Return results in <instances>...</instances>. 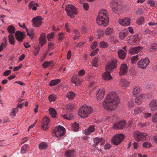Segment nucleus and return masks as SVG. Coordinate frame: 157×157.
I'll list each match as a JSON object with an SVG mask.
<instances>
[{
	"mask_svg": "<svg viewBox=\"0 0 157 157\" xmlns=\"http://www.w3.org/2000/svg\"><path fill=\"white\" fill-rule=\"evenodd\" d=\"M144 98V94H142L141 95L139 96L135 99V103L138 105H140Z\"/></svg>",
	"mask_w": 157,
	"mask_h": 157,
	"instance_id": "b1692460",
	"label": "nucleus"
},
{
	"mask_svg": "<svg viewBox=\"0 0 157 157\" xmlns=\"http://www.w3.org/2000/svg\"><path fill=\"white\" fill-rule=\"evenodd\" d=\"M71 82L76 86L79 85L81 82L79 76L78 75H74L72 78Z\"/></svg>",
	"mask_w": 157,
	"mask_h": 157,
	"instance_id": "aec40b11",
	"label": "nucleus"
},
{
	"mask_svg": "<svg viewBox=\"0 0 157 157\" xmlns=\"http://www.w3.org/2000/svg\"><path fill=\"white\" fill-rule=\"evenodd\" d=\"M144 108L143 107H138L134 110V113L135 114H137L143 112Z\"/></svg>",
	"mask_w": 157,
	"mask_h": 157,
	"instance_id": "473e14b6",
	"label": "nucleus"
},
{
	"mask_svg": "<svg viewBox=\"0 0 157 157\" xmlns=\"http://www.w3.org/2000/svg\"><path fill=\"white\" fill-rule=\"evenodd\" d=\"M142 48V47L139 46L132 47L129 50V53L133 55L139 52Z\"/></svg>",
	"mask_w": 157,
	"mask_h": 157,
	"instance_id": "6ab92c4d",
	"label": "nucleus"
},
{
	"mask_svg": "<svg viewBox=\"0 0 157 157\" xmlns=\"http://www.w3.org/2000/svg\"><path fill=\"white\" fill-rule=\"evenodd\" d=\"M140 54L133 56L131 59L132 62L133 63H135L138 59H140Z\"/></svg>",
	"mask_w": 157,
	"mask_h": 157,
	"instance_id": "e433bc0d",
	"label": "nucleus"
},
{
	"mask_svg": "<svg viewBox=\"0 0 157 157\" xmlns=\"http://www.w3.org/2000/svg\"><path fill=\"white\" fill-rule=\"evenodd\" d=\"M98 58L95 57L92 62V66L94 67H97V63L98 62Z\"/></svg>",
	"mask_w": 157,
	"mask_h": 157,
	"instance_id": "603ef678",
	"label": "nucleus"
},
{
	"mask_svg": "<svg viewBox=\"0 0 157 157\" xmlns=\"http://www.w3.org/2000/svg\"><path fill=\"white\" fill-rule=\"evenodd\" d=\"M53 133L57 137L62 136L65 133V129L63 126L59 125L56 128Z\"/></svg>",
	"mask_w": 157,
	"mask_h": 157,
	"instance_id": "6e6552de",
	"label": "nucleus"
},
{
	"mask_svg": "<svg viewBox=\"0 0 157 157\" xmlns=\"http://www.w3.org/2000/svg\"><path fill=\"white\" fill-rule=\"evenodd\" d=\"M76 9L74 6L69 5L66 7L65 10L68 15L71 18H73L75 17V15L77 14Z\"/></svg>",
	"mask_w": 157,
	"mask_h": 157,
	"instance_id": "39448f33",
	"label": "nucleus"
},
{
	"mask_svg": "<svg viewBox=\"0 0 157 157\" xmlns=\"http://www.w3.org/2000/svg\"><path fill=\"white\" fill-rule=\"evenodd\" d=\"M73 129L75 131H77L79 128V124L75 122L72 125Z\"/></svg>",
	"mask_w": 157,
	"mask_h": 157,
	"instance_id": "a19ab883",
	"label": "nucleus"
},
{
	"mask_svg": "<svg viewBox=\"0 0 157 157\" xmlns=\"http://www.w3.org/2000/svg\"><path fill=\"white\" fill-rule=\"evenodd\" d=\"M152 121L154 123H155L157 121V113L152 116Z\"/></svg>",
	"mask_w": 157,
	"mask_h": 157,
	"instance_id": "4d7b16f0",
	"label": "nucleus"
},
{
	"mask_svg": "<svg viewBox=\"0 0 157 157\" xmlns=\"http://www.w3.org/2000/svg\"><path fill=\"white\" fill-rule=\"evenodd\" d=\"M48 147V145L44 142L40 143L39 145V148L40 150L46 149Z\"/></svg>",
	"mask_w": 157,
	"mask_h": 157,
	"instance_id": "2f4dec72",
	"label": "nucleus"
},
{
	"mask_svg": "<svg viewBox=\"0 0 157 157\" xmlns=\"http://www.w3.org/2000/svg\"><path fill=\"white\" fill-rule=\"evenodd\" d=\"M50 119L47 117L43 119L42 128L44 130H47L49 126Z\"/></svg>",
	"mask_w": 157,
	"mask_h": 157,
	"instance_id": "4468645a",
	"label": "nucleus"
},
{
	"mask_svg": "<svg viewBox=\"0 0 157 157\" xmlns=\"http://www.w3.org/2000/svg\"><path fill=\"white\" fill-rule=\"evenodd\" d=\"M151 145V144L147 142H144L143 144V146L145 148H148L150 147Z\"/></svg>",
	"mask_w": 157,
	"mask_h": 157,
	"instance_id": "6e6d98bb",
	"label": "nucleus"
},
{
	"mask_svg": "<svg viewBox=\"0 0 157 157\" xmlns=\"http://www.w3.org/2000/svg\"><path fill=\"white\" fill-rule=\"evenodd\" d=\"M7 30L8 32L11 34H13L15 31V28L13 25H10L8 26Z\"/></svg>",
	"mask_w": 157,
	"mask_h": 157,
	"instance_id": "f704fd0d",
	"label": "nucleus"
},
{
	"mask_svg": "<svg viewBox=\"0 0 157 157\" xmlns=\"http://www.w3.org/2000/svg\"><path fill=\"white\" fill-rule=\"evenodd\" d=\"M97 23L100 25L107 26L109 22V18L108 13L106 10L101 9L99 12L97 18Z\"/></svg>",
	"mask_w": 157,
	"mask_h": 157,
	"instance_id": "f03ea898",
	"label": "nucleus"
},
{
	"mask_svg": "<svg viewBox=\"0 0 157 157\" xmlns=\"http://www.w3.org/2000/svg\"><path fill=\"white\" fill-rule=\"evenodd\" d=\"M149 110L154 112L157 109V100H153L149 104Z\"/></svg>",
	"mask_w": 157,
	"mask_h": 157,
	"instance_id": "9d476101",
	"label": "nucleus"
},
{
	"mask_svg": "<svg viewBox=\"0 0 157 157\" xmlns=\"http://www.w3.org/2000/svg\"><path fill=\"white\" fill-rule=\"evenodd\" d=\"M8 40L11 44L13 45L15 43V39L14 36L12 34H9L8 36Z\"/></svg>",
	"mask_w": 157,
	"mask_h": 157,
	"instance_id": "7c9ffc66",
	"label": "nucleus"
},
{
	"mask_svg": "<svg viewBox=\"0 0 157 157\" xmlns=\"http://www.w3.org/2000/svg\"><path fill=\"white\" fill-rule=\"evenodd\" d=\"M105 91L103 88L98 89L97 92L96 97L97 100L99 101L101 100L104 97Z\"/></svg>",
	"mask_w": 157,
	"mask_h": 157,
	"instance_id": "2eb2a0df",
	"label": "nucleus"
},
{
	"mask_svg": "<svg viewBox=\"0 0 157 157\" xmlns=\"http://www.w3.org/2000/svg\"><path fill=\"white\" fill-rule=\"evenodd\" d=\"M42 18L40 16L33 17L32 20L33 22V25L34 27H39L41 25L42 22Z\"/></svg>",
	"mask_w": 157,
	"mask_h": 157,
	"instance_id": "1a4fd4ad",
	"label": "nucleus"
},
{
	"mask_svg": "<svg viewBox=\"0 0 157 157\" xmlns=\"http://www.w3.org/2000/svg\"><path fill=\"white\" fill-rule=\"evenodd\" d=\"M52 61H45L44 63L42 64V66L44 68H47L48 66H49L51 64H52Z\"/></svg>",
	"mask_w": 157,
	"mask_h": 157,
	"instance_id": "de8ad7c7",
	"label": "nucleus"
},
{
	"mask_svg": "<svg viewBox=\"0 0 157 157\" xmlns=\"http://www.w3.org/2000/svg\"><path fill=\"white\" fill-rule=\"evenodd\" d=\"M128 106L129 107H132L134 106V101L133 100H131L128 103Z\"/></svg>",
	"mask_w": 157,
	"mask_h": 157,
	"instance_id": "bf43d9fd",
	"label": "nucleus"
},
{
	"mask_svg": "<svg viewBox=\"0 0 157 157\" xmlns=\"http://www.w3.org/2000/svg\"><path fill=\"white\" fill-rule=\"evenodd\" d=\"M119 23L123 26H128L130 24L131 20L129 18L126 17L123 19H120L118 21Z\"/></svg>",
	"mask_w": 157,
	"mask_h": 157,
	"instance_id": "dca6fc26",
	"label": "nucleus"
},
{
	"mask_svg": "<svg viewBox=\"0 0 157 157\" xmlns=\"http://www.w3.org/2000/svg\"><path fill=\"white\" fill-rule=\"evenodd\" d=\"M111 4V7L113 12L115 13L119 12L121 9L120 6L116 3L115 1H112Z\"/></svg>",
	"mask_w": 157,
	"mask_h": 157,
	"instance_id": "ddd939ff",
	"label": "nucleus"
},
{
	"mask_svg": "<svg viewBox=\"0 0 157 157\" xmlns=\"http://www.w3.org/2000/svg\"><path fill=\"white\" fill-rule=\"evenodd\" d=\"M75 152L73 150H68L65 153L66 157H73L75 155Z\"/></svg>",
	"mask_w": 157,
	"mask_h": 157,
	"instance_id": "393cba45",
	"label": "nucleus"
},
{
	"mask_svg": "<svg viewBox=\"0 0 157 157\" xmlns=\"http://www.w3.org/2000/svg\"><path fill=\"white\" fill-rule=\"evenodd\" d=\"M119 102L118 97L114 92H112L106 96L103 103V107L106 110H112L115 109Z\"/></svg>",
	"mask_w": 157,
	"mask_h": 157,
	"instance_id": "f257e3e1",
	"label": "nucleus"
},
{
	"mask_svg": "<svg viewBox=\"0 0 157 157\" xmlns=\"http://www.w3.org/2000/svg\"><path fill=\"white\" fill-rule=\"evenodd\" d=\"M143 13V11L142 10V9L139 8L138 9V10L136 11V13L137 14L140 15L141 13Z\"/></svg>",
	"mask_w": 157,
	"mask_h": 157,
	"instance_id": "680f3d73",
	"label": "nucleus"
},
{
	"mask_svg": "<svg viewBox=\"0 0 157 157\" xmlns=\"http://www.w3.org/2000/svg\"><path fill=\"white\" fill-rule=\"evenodd\" d=\"M157 49V44L155 43H153L150 47L149 49V51L151 52L155 51Z\"/></svg>",
	"mask_w": 157,
	"mask_h": 157,
	"instance_id": "ea45409f",
	"label": "nucleus"
},
{
	"mask_svg": "<svg viewBox=\"0 0 157 157\" xmlns=\"http://www.w3.org/2000/svg\"><path fill=\"white\" fill-rule=\"evenodd\" d=\"M51 116L53 118H56L57 114L55 109L53 108H50L49 109Z\"/></svg>",
	"mask_w": 157,
	"mask_h": 157,
	"instance_id": "c756f323",
	"label": "nucleus"
},
{
	"mask_svg": "<svg viewBox=\"0 0 157 157\" xmlns=\"http://www.w3.org/2000/svg\"><path fill=\"white\" fill-rule=\"evenodd\" d=\"M75 96V94L72 92H70L67 94V97L69 99L73 98Z\"/></svg>",
	"mask_w": 157,
	"mask_h": 157,
	"instance_id": "49530a36",
	"label": "nucleus"
},
{
	"mask_svg": "<svg viewBox=\"0 0 157 157\" xmlns=\"http://www.w3.org/2000/svg\"><path fill=\"white\" fill-rule=\"evenodd\" d=\"M54 36V33H53L48 34L47 35V38L49 41H51Z\"/></svg>",
	"mask_w": 157,
	"mask_h": 157,
	"instance_id": "864d4df0",
	"label": "nucleus"
},
{
	"mask_svg": "<svg viewBox=\"0 0 157 157\" xmlns=\"http://www.w3.org/2000/svg\"><path fill=\"white\" fill-rule=\"evenodd\" d=\"M81 30L82 33L83 34H85L87 31L86 27L84 26H83L82 27Z\"/></svg>",
	"mask_w": 157,
	"mask_h": 157,
	"instance_id": "e2e57ef3",
	"label": "nucleus"
},
{
	"mask_svg": "<svg viewBox=\"0 0 157 157\" xmlns=\"http://www.w3.org/2000/svg\"><path fill=\"white\" fill-rule=\"evenodd\" d=\"M92 111V107L85 105L79 108L78 113L81 117L84 118L88 117V115L91 113Z\"/></svg>",
	"mask_w": 157,
	"mask_h": 157,
	"instance_id": "7ed1b4c3",
	"label": "nucleus"
},
{
	"mask_svg": "<svg viewBox=\"0 0 157 157\" xmlns=\"http://www.w3.org/2000/svg\"><path fill=\"white\" fill-rule=\"evenodd\" d=\"M35 4L36 3L33 1L31 2L29 5V9H31L33 7L35 6Z\"/></svg>",
	"mask_w": 157,
	"mask_h": 157,
	"instance_id": "13d9d810",
	"label": "nucleus"
},
{
	"mask_svg": "<svg viewBox=\"0 0 157 157\" xmlns=\"http://www.w3.org/2000/svg\"><path fill=\"white\" fill-rule=\"evenodd\" d=\"M150 63L149 59L147 58L142 59L137 63L138 67L139 68L142 69H145L148 65Z\"/></svg>",
	"mask_w": 157,
	"mask_h": 157,
	"instance_id": "0eeeda50",
	"label": "nucleus"
},
{
	"mask_svg": "<svg viewBox=\"0 0 157 157\" xmlns=\"http://www.w3.org/2000/svg\"><path fill=\"white\" fill-rule=\"evenodd\" d=\"M119 84L120 86L126 88L129 85V84L127 80L124 79H121L120 81Z\"/></svg>",
	"mask_w": 157,
	"mask_h": 157,
	"instance_id": "a878e982",
	"label": "nucleus"
},
{
	"mask_svg": "<svg viewBox=\"0 0 157 157\" xmlns=\"http://www.w3.org/2000/svg\"><path fill=\"white\" fill-rule=\"evenodd\" d=\"M83 7L85 10H87L89 9V5L87 3H85L83 4Z\"/></svg>",
	"mask_w": 157,
	"mask_h": 157,
	"instance_id": "338daca9",
	"label": "nucleus"
},
{
	"mask_svg": "<svg viewBox=\"0 0 157 157\" xmlns=\"http://www.w3.org/2000/svg\"><path fill=\"white\" fill-rule=\"evenodd\" d=\"M48 99L51 102L54 101L56 99V96L54 94H52L48 96Z\"/></svg>",
	"mask_w": 157,
	"mask_h": 157,
	"instance_id": "58836bf2",
	"label": "nucleus"
},
{
	"mask_svg": "<svg viewBox=\"0 0 157 157\" xmlns=\"http://www.w3.org/2000/svg\"><path fill=\"white\" fill-rule=\"evenodd\" d=\"M126 123L124 120L120 121L118 123L115 124L113 127V128L115 129H122L125 127Z\"/></svg>",
	"mask_w": 157,
	"mask_h": 157,
	"instance_id": "9b49d317",
	"label": "nucleus"
},
{
	"mask_svg": "<svg viewBox=\"0 0 157 157\" xmlns=\"http://www.w3.org/2000/svg\"><path fill=\"white\" fill-rule=\"evenodd\" d=\"M118 54L119 57L121 59H124L125 57V52L124 51L122 50H119L118 52Z\"/></svg>",
	"mask_w": 157,
	"mask_h": 157,
	"instance_id": "cd10ccee",
	"label": "nucleus"
},
{
	"mask_svg": "<svg viewBox=\"0 0 157 157\" xmlns=\"http://www.w3.org/2000/svg\"><path fill=\"white\" fill-rule=\"evenodd\" d=\"M54 46V44L53 43L50 42L48 43V49L50 50V49L52 48Z\"/></svg>",
	"mask_w": 157,
	"mask_h": 157,
	"instance_id": "774afa93",
	"label": "nucleus"
},
{
	"mask_svg": "<svg viewBox=\"0 0 157 157\" xmlns=\"http://www.w3.org/2000/svg\"><path fill=\"white\" fill-rule=\"evenodd\" d=\"M63 116L65 119L68 120H71L73 117V115L71 114H67L63 115Z\"/></svg>",
	"mask_w": 157,
	"mask_h": 157,
	"instance_id": "79ce46f5",
	"label": "nucleus"
},
{
	"mask_svg": "<svg viewBox=\"0 0 157 157\" xmlns=\"http://www.w3.org/2000/svg\"><path fill=\"white\" fill-rule=\"evenodd\" d=\"M100 46L101 48H105L108 47V44L107 42L102 41L100 42Z\"/></svg>",
	"mask_w": 157,
	"mask_h": 157,
	"instance_id": "c03bdc74",
	"label": "nucleus"
},
{
	"mask_svg": "<svg viewBox=\"0 0 157 157\" xmlns=\"http://www.w3.org/2000/svg\"><path fill=\"white\" fill-rule=\"evenodd\" d=\"M144 18L143 17H141L138 18L136 21V23L139 25L142 24L144 21Z\"/></svg>",
	"mask_w": 157,
	"mask_h": 157,
	"instance_id": "a18cd8bd",
	"label": "nucleus"
},
{
	"mask_svg": "<svg viewBox=\"0 0 157 157\" xmlns=\"http://www.w3.org/2000/svg\"><path fill=\"white\" fill-rule=\"evenodd\" d=\"M65 108L67 110H72L75 108V105L73 103H69L66 105Z\"/></svg>",
	"mask_w": 157,
	"mask_h": 157,
	"instance_id": "c9c22d12",
	"label": "nucleus"
},
{
	"mask_svg": "<svg viewBox=\"0 0 157 157\" xmlns=\"http://www.w3.org/2000/svg\"><path fill=\"white\" fill-rule=\"evenodd\" d=\"M128 33V32L125 30L121 32L119 34V38L121 40H123Z\"/></svg>",
	"mask_w": 157,
	"mask_h": 157,
	"instance_id": "bb28decb",
	"label": "nucleus"
},
{
	"mask_svg": "<svg viewBox=\"0 0 157 157\" xmlns=\"http://www.w3.org/2000/svg\"><path fill=\"white\" fill-rule=\"evenodd\" d=\"M85 73V71L83 70H81L78 72V75L82 76L84 75Z\"/></svg>",
	"mask_w": 157,
	"mask_h": 157,
	"instance_id": "0e129e2a",
	"label": "nucleus"
},
{
	"mask_svg": "<svg viewBox=\"0 0 157 157\" xmlns=\"http://www.w3.org/2000/svg\"><path fill=\"white\" fill-rule=\"evenodd\" d=\"M113 32V29L110 28H107L105 31V33L106 35H110Z\"/></svg>",
	"mask_w": 157,
	"mask_h": 157,
	"instance_id": "3c124183",
	"label": "nucleus"
},
{
	"mask_svg": "<svg viewBox=\"0 0 157 157\" xmlns=\"http://www.w3.org/2000/svg\"><path fill=\"white\" fill-rule=\"evenodd\" d=\"M95 130L94 126L91 125L90 126L87 128L85 129V134L87 136L89 135L91 133L94 132Z\"/></svg>",
	"mask_w": 157,
	"mask_h": 157,
	"instance_id": "4be33fe9",
	"label": "nucleus"
},
{
	"mask_svg": "<svg viewBox=\"0 0 157 157\" xmlns=\"http://www.w3.org/2000/svg\"><path fill=\"white\" fill-rule=\"evenodd\" d=\"M119 75H122L126 73L128 70V67L127 65L125 64H122L120 68Z\"/></svg>",
	"mask_w": 157,
	"mask_h": 157,
	"instance_id": "a211bd4d",
	"label": "nucleus"
},
{
	"mask_svg": "<svg viewBox=\"0 0 157 157\" xmlns=\"http://www.w3.org/2000/svg\"><path fill=\"white\" fill-rule=\"evenodd\" d=\"M97 42L96 41L94 42L91 45V47L92 49H94L97 46Z\"/></svg>",
	"mask_w": 157,
	"mask_h": 157,
	"instance_id": "052dcab7",
	"label": "nucleus"
},
{
	"mask_svg": "<svg viewBox=\"0 0 157 157\" xmlns=\"http://www.w3.org/2000/svg\"><path fill=\"white\" fill-rule=\"evenodd\" d=\"M103 140V138L101 137L98 138L96 137L94 140V142L95 143L96 145L98 144L100 142H101Z\"/></svg>",
	"mask_w": 157,
	"mask_h": 157,
	"instance_id": "09e8293b",
	"label": "nucleus"
},
{
	"mask_svg": "<svg viewBox=\"0 0 157 157\" xmlns=\"http://www.w3.org/2000/svg\"><path fill=\"white\" fill-rule=\"evenodd\" d=\"M147 3L151 7H154L155 6V3L152 0H148Z\"/></svg>",
	"mask_w": 157,
	"mask_h": 157,
	"instance_id": "5fc2aeb1",
	"label": "nucleus"
},
{
	"mask_svg": "<svg viewBox=\"0 0 157 157\" xmlns=\"http://www.w3.org/2000/svg\"><path fill=\"white\" fill-rule=\"evenodd\" d=\"M117 60L114 59L111 62L109 63L108 65L106 67V70L112 71L114 68L116 67Z\"/></svg>",
	"mask_w": 157,
	"mask_h": 157,
	"instance_id": "f8f14e48",
	"label": "nucleus"
},
{
	"mask_svg": "<svg viewBox=\"0 0 157 157\" xmlns=\"http://www.w3.org/2000/svg\"><path fill=\"white\" fill-rule=\"evenodd\" d=\"M134 138L137 141H139L146 139L147 136L146 133H143L138 131H135L133 133Z\"/></svg>",
	"mask_w": 157,
	"mask_h": 157,
	"instance_id": "423d86ee",
	"label": "nucleus"
},
{
	"mask_svg": "<svg viewBox=\"0 0 157 157\" xmlns=\"http://www.w3.org/2000/svg\"><path fill=\"white\" fill-rule=\"evenodd\" d=\"M65 35L63 33L61 32L59 33L58 35V40H62L64 38Z\"/></svg>",
	"mask_w": 157,
	"mask_h": 157,
	"instance_id": "8fccbe9b",
	"label": "nucleus"
},
{
	"mask_svg": "<svg viewBox=\"0 0 157 157\" xmlns=\"http://www.w3.org/2000/svg\"><path fill=\"white\" fill-rule=\"evenodd\" d=\"M140 92V88L138 87H136L134 89L132 92V95L133 96L137 95Z\"/></svg>",
	"mask_w": 157,
	"mask_h": 157,
	"instance_id": "4c0bfd02",
	"label": "nucleus"
},
{
	"mask_svg": "<svg viewBox=\"0 0 157 157\" xmlns=\"http://www.w3.org/2000/svg\"><path fill=\"white\" fill-rule=\"evenodd\" d=\"M11 73V71L10 70H8L4 72L3 75L5 76H7L10 74Z\"/></svg>",
	"mask_w": 157,
	"mask_h": 157,
	"instance_id": "69168bd1",
	"label": "nucleus"
},
{
	"mask_svg": "<svg viewBox=\"0 0 157 157\" xmlns=\"http://www.w3.org/2000/svg\"><path fill=\"white\" fill-rule=\"evenodd\" d=\"M102 78L105 80H110L112 78L110 75V72L107 70L102 75Z\"/></svg>",
	"mask_w": 157,
	"mask_h": 157,
	"instance_id": "5701e85b",
	"label": "nucleus"
},
{
	"mask_svg": "<svg viewBox=\"0 0 157 157\" xmlns=\"http://www.w3.org/2000/svg\"><path fill=\"white\" fill-rule=\"evenodd\" d=\"M124 138V136L123 134H117L113 137L112 142L114 145H117L123 141Z\"/></svg>",
	"mask_w": 157,
	"mask_h": 157,
	"instance_id": "20e7f679",
	"label": "nucleus"
},
{
	"mask_svg": "<svg viewBox=\"0 0 157 157\" xmlns=\"http://www.w3.org/2000/svg\"><path fill=\"white\" fill-rule=\"evenodd\" d=\"M74 40H76L78 39L80 37V35L79 32L78 30L74 29Z\"/></svg>",
	"mask_w": 157,
	"mask_h": 157,
	"instance_id": "72a5a7b5",
	"label": "nucleus"
},
{
	"mask_svg": "<svg viewBox=\"0 0 157 157\" xmlns=\"http://www.w3.org/2000/svg\"><path fill=\"white\" fill-rule=\"evenodd\" d=\"M28 148V146L27 144H25L22 146L21 148V151L23 153H25L26 152Z\"/></svg>",
	"mask_w": 157,
	"mask_h": 157,
	"instance_id": "37998d69",
	"label": "nucleus"
},
{
	"mask_svg": "<svg viewBox=\"0 0 157 157\" xmlns=\"http://www.w3.org/2000/svg\"><path fill=\"white\" fill-rule=\"evenodd\" d=\"M60 81L61 80L59 79L52 80L49 83V86H55L59 84L60 82Z\"/></svg>",
	"mask_w": 157,
	"mask_h": 157,
	"instance_id": "c85d7f7f",
	"label": "nucleus"
},
{
	"mask_svg": "<svg viewBox=\"0 0 157 157\" xmlns=\"http://www.w3.org/2000/svg\"><path fill=\"white\" fill-rule=\"evenodd\" d=\"M25 37V34L24 32H21L19 31H17L16 32L15 37L17 41L22 42Z\"/></svg>",
	"mask_w": 157,
	"mask_h": 157,
	"instance_id": "f3484780",
	"label": "nucleus"
},
{
	"mask_svg": "<svg viewBox=\"0 0 157 157\" xmlns=\"http://www.w3.org/2000/svg\"><path fill=\"white\" fill-rule=\"evenodd\" d=\"M39 42L41 47H42L47 42V40L45 36L44 33H42L41 34L39 39Z\"/></svg>",
	"mask_w": 157,
	"mask_h": 157,
	"instance_id": "412c9836",
	"label": "nucleus"
}]
</instances>
